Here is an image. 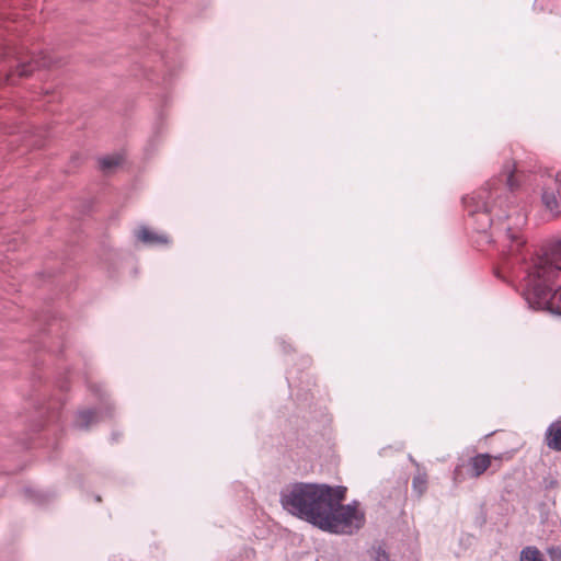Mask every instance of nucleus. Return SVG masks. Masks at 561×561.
<instances>
[{"mask_svg": "<svg viewBox=\"0 0 561 561\" xmlns=\"http://www.w3.org/2000/svg\"><path fill=\"white\" fill-rule=\"evenodd\" d=\"M526 299L534 309L561 314V241L531 259Z\"/></svg>", "mask_w": 561, "mask_h": 561, "instance_id": "f257e3e1", "label": "nucleus"}, {"mask_svg": "<svg viewBox=\"0 0 561 561\" xmlns=\"http://www.w3.org/2000/svg\"><path fill=\"white\" fill-rule=\"evenodd\" d=\"M327 484L295 483L280 493L284 510L294 516L319 526L325 512L330 511L332 495L341 499L343 490Z\"/></svg>", "mask_w": 561, "mask_h": 561, "instance_id": "f03ea898", "label": "nucleus"}, {"mask_svg": "<svg viewBox=\"0 0 561 561\" xmlns=\"http://www.w3.org/2000/svg\"><path fill=\"white\" fill-rule=\"evenodd\" d=\"M333 489H341L342 497L337 500L332 495L330 501V511L325 512L323 517L319 520V528L334 534L351 535L360 529L365 524V514L359 510L357 504L342 505L345 499L346 488L334 486ZM334 495H337L334 493Z\"/></svg>", "mask_w": 561, "mask_h": 561, "instance_id": "7ed1b4c3", "label": "nucleus"}, {"mask_svg": "<svg viewBox=\"0 0 561 561\" xmlns=\"http://www.w3.org/2000/svg\"><path fill=\"white\" fill-rule=\"evenodd\" d=\"M488 195V192L482 190L472 196L465 198V204L469 214L472 216L477 215L481 218V230H485L492 224L491 213L494 207L485 202Z\"/></svg>", "mask_w": 561, "mask_h": 561, "instance_id": "20e7f679", "label": "nucleus"}, {"mask_svg": "<svg viewBox=\"0 0 561 561\" xmlns=\"http://www.w3.org/2000/svg\"><path fill=\"white\" fill-rule=\"evenodd\" d=\"M511 459L508 455H499L491 456L489 454H478L469 460L470 476L473 478H479L482 476L489 468L493 466V461L501 462L503 459ZM495 470L500 469L501 463H496Z\"/></svg>", "mask_w": 561, "mask_h": 561, "instance_id": "39448f33", "label": "nucleus"}, {"mask_svg": "<svg viewBox=\"0 0 561 561\" xmlns=\"http://www.w3.org/2000/svg\"><path fill=\"white\" fill-rule=\"evenodd\" d=\"M546 445L556 451H561V420L551 423L545 435Z\"/></svg>", "mask_w": 561, "mask_h": 561, "instance_id": "423d86ee", "label": "nucleus"}, {"mask_svg": "<svg viewBox=\"0 0 561 561\" xmlns=\"http://www.w3.org/2000/svg\"><path fill=\"white\" fill-rule=\"evenodd\" d=\"M504 239L510 242L508 244V254L515 255L520 252L522 248L525 245L526 240L523 237L520 230L507 228L504 233Z\"/></svg>", "mask_w": 561, "mask_h": 561, "instance_id": "0eeeda50", "label": "nucleus"}, {"mask_svg": "<svg viewBox=\"0 0 561 561\" xmlns=\"http://www.w3.org/2000/svg\"><path fill=\"white\" fill-rule=\"evenodd\" d=\"M137 238L148 244H167L169 242L165 234H159L147 227H141L136 232Z\"/></svg>", "mask_w": 561, "mask_h": 561, "instance_id": "6e6552de", "label": "nucleus"}, {"mask_svg": "<svg viewBox=\"0 0 561 561\" xmlns=\"http://www.w3.org/2000/svg\"><path fill=\"white\" fill-rule=\"evenodd\" d=\"M16 60L19 61V66H18V70H16L19 77H27L34 70L35 66L36 67H49L50 66V60H48L46 58H42L41 60L32 59L31 61L24 62L21 60L20 57L16 56Z\"/></svg>", "mask_w": 561, "mask_h": 561, "instance_id": "1a4fd4ad", "label": "nucleus"}, {"mask_svg": "<svg viewBox=\"0 0 561 561\" xmlns=\"http://www.w3.org/2000/svg\"><path fill=\"white\" fill-rule=\"evenodd\" d=\"M520 561H545L536 547H526L520 552Z\"/></svg>", "mask_w": 561, "mask_h": 561, "instance_id": "9d476101", "label": "nucleus"}, {"mask_svg": "<svg viewBox=\"0 0 561 561\" xmlns=\"http://www.w3.org/2000/svg\"><path fill=\"white\" fill-rule=\"evenodd\" d=\"M95 412L91 410L82 411L77 419V425L81 428H87L95 421Z\"/></svg>", "mask_w": 561, "mask_h": 561, "instance_id": "9b49d317", "label": "nucleus"}, {"mask_svg": "<svg viewBox=\"0 0 561 561\" xmlns=\"http://www.w3.org/2000/svg\"><path fill=\"white\" fill-rule=\"evenodd\" d=\"M121 158L118 156L105 157L100 160V167L103 171H111L121 164Z\"/></svg>", "mask_w": 561, "mask_h": 561, "instance_id": "f8f14e48", "label": "nucleus"}, {"mask_svg": "<svg viewBox=\"0 0 561 561\" xmlns=\"http://www.w3.org/2000/svg\"><path fill=\"white\" fill-rule=\"evenodd\" d=\"M542 202L546 205V207L550 210H553L558 207V201L553 193L545 192L542 194Z\"/></svg>", "mask_w": 561, "mask_h": 561, "instance_id": "ddd939ff", "label": "nucleus"}, {"mask_svg": "<svg viewBox=\"0 0 561 561\" xmlns=\"http://www.w3.org/2000/svg\"><path fill=\"white\" fill-rule=\"evenodd\" d=\"M413 489L421 495L426 489V480L422 476H417L413 479Z\"/></svg>", "mask_w": 561, "mask_h": 561, "instance_id": "4468645a", "label": "nucleus"}, {"mask_svg": "<svg viewBox=\"0 0 561 561\" xmlns=\"http://www.w3.org/2000/svg\"><path fill=\"white\" fill-rule=\"evenodd\" d=\"M551 561H561V547H551L548 549Z\"/></svg>", "mask_w": 561, "mask_h": 561, "instance_id": "2eb2a0df", "label": "nucleus"}, {"mask_svg": "<svg viewBox=\"0 0 561 561\" xmlns=\"http://www.w3.org/2000/svg\"><path fill=\"white\" fill-rule=\"evenodd\" d=\"M375 560L376 561H390L389 556L380 547L375 550Z\"/></svg>", "mask_w": 561, "mask_h": 561, "instance_id": "dca6fc26", "label": "nucleus"}, {"mask_svg": "<svg viewBox=\"0 0 561 561\" xmlns=\"http://www.w3.org/2000/svg\"><path fill=\"white\" fill-rule=\"evenodd\" d=\"M507 185L510 186L511 190H514L517 186L513 172L510 173L507 176Z\"/></svg>", "mask_w": 561, "mask_h": 561, "instance_id": "f3484780", "label": "nucleus"}, {"mask_svg": "<svg viewBox=\"0 0 561 561\" xmlns=\"http://www.w3.org/2000/svg\"><path fill=\"white\" fill-rule=\"evenodd\" d=\"M13 73H9L5 76V82H13L12 80Z\"/></svg>", "mask_w": 561, "mask_h": 561, "instance_id": "a211bd4d", "label": "nucleus"}, {"mask_svg": "<svg viewBox=\"0 0 561 561\" xmlns=\"http://www.w3.org/2000/svg\"><path fill=\"white\" fill-rule=\"evenodd\" d=\"M558 181H561V173L557 175Z\"/></svg>", "mask_w": 561, "mask_h": 561, "instance_id": "6ab92c4d", "label": "nucleus"}]
</instances>
